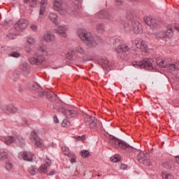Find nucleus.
Segmentation results:
<instances>
[{"instance_id":"19","label":"nucleus","mask_w":179,"mask_h":179,"mask_svg":"<svg viewBox=\"0 0 179 179\" xmlns=\"http://www.w3.org/2000/svg\"><path fill=\"white\" fill-rule=\"evenodd\" d=\"M99 64L103 67V69H108V68L111 66L110 61H108V59H107L106 57H101L99 59Z\"/></svg>"},{"instance_id":"32","label":"nucleus","mask_w":179,"mask_h":179,"mask_svg":"<svg viewBox=\"0 0 179 179\" xmlns=\"http://www.w3.org/2000/svg\"><path fill=\"white\" fill-rule=\"evenodd\" d=\"M24 3H29V6L31 8H36L37 6V3H38V0H23Z\"/></svg>"},{"instance_id":"52","label":"nucleus","mask_w":179,"mask_h":179,"mask_svg":"<svg viewBox=\"0 0 179 179\" xmlns=\"http://www.w3.org/2000/svg\"><path fill=\"white\" fill-rule=\"evenodd\" d=\"M11 3H13V5H16V3H17V2H19V0H10Z\"/></svg>"},{"instance_id":"24","label":"nucleus","mask_w":179,"mask_h":179,"mask_svg":"<svg viewBox=\"0 0 179 179\" xmlns=\"http://www.w3.org/2000/svg\"><path fill=\"white\" fill-rule=\"evenodd\" d=\"M3 141L6 145H11L15 143V134L13 136H7L3 138Z\"/></svg>"},{"instance_id":"8","label":"nucleus","mask_w":179,"mask_h":179,"mask_svg":"<svg viewBox=\"0 0 179 179\" xmlns=\"http://www.w3.org/2000/svg\"><path fill=\"white\" fill-rule=\"evenodd\" d=\"M110 143L111 145L113 146V148H115L116 149H125L127 145V143L125 141L122 140H120L116 137H113V138H110Z\"/></svg>"},{"instance_id":"61","label":"nucleus","mask_w":179,"mask_h":179,"mask_svg":"<svg viewBox=\"0 0 179 179\" xmlns=\"http://www.w3.org/2000/svg\"><path fill=\"white\" fill-rule=\"evenodd\" d=\"M16 78L17 79V76H16Z\"/></svg>"},{"instance_id":"17","label":"nucleus","mask_w":179,"mask_h":179,"mask_svg":"<svg viewBox=\"0 0 179 179\" xmlns=\"http://www.w3.org/2000/svg\"><path fill=\"white\" fill-rule=\"evenodd\" d=\"M1 110L3 113H8L9 114L17 113V108L13 106V105L3 106L1 107Z\"/></svg>"},{"instance_id":"30","label":"nucleus","mask_w":179,"mask_h":179,"mask_svg":"<svg viewBox=\"0 0 179 179\" xmlns=\"http://www.w3.org/2000/svg\"><path fill=\"white\" fill-rule=\"evenodd\" d=\"M113 40L115 41L113 43V47H115V50L118 47V45H121V44H122V38L121 37H115L113 38Z\"/></svg>"},{"instance_id":"5","label":"nucleus","mask_w":179,"mask_h":179,"mask_svg":"<svg viewBox=\"0 0 179 179\" xmlns=\"http://www.w3.org/2000/svg\"><path fill=\"white\" fill-rule=\"evenodd\" d=\"M83 117L85 124L87 128H90V129H101L103 128L101 121L97 120L96 117L85 113Z\"/></svg>"},{"instance_id":"47","label":"nucleus","mask_w":179,"mask_h":179,"mask_svg":"<svg viewBox=\"0 0 179 179\" xmlns=\"http://www.w3.org/2000/svg\"><path fill=\"white\" fill-rule=\"evenodd\" d=\"M125 0H116L115 1V3L116 5H117L118 6L122 5V3H124Z\"/></svg>"},{"instance_id":"58","label":"nucleus","mask_w":179,"mask_h":179,"mask_svg":"<svg viewBox=\"0 0 179 179\" xmlns=\"http://www.w3.org/2000/svg\"><path fill=\"white\" fill-rule=\"evenodd\" d=\"M54 175V172H51L50 173V176H53Z\"/></svg>"},{"instance_id":"48","label":"nucleus","mask_w":179,"mask_h":179,"mask_svg":"<svg viewBox=\"0 0 179 179\" xmlns=\"http://www.w3.org/2000/svg\"><path fill=\"white\" fill-rule=\"evenodd\" d=\"M30 28L34 30V31H37V25L31 24Z\"/></svg>"},{"instance_id":"45","label":"nucleus","mask_w":179,"mask_h":179,"mask_svg":"<svg viewBox=\"0 0 179 179\" xmlns=\"http://www.w3.org/2000/svg\"><path fill=\"white\" fill-rule=\"evenodd\" d=\"M62 150L65 156H69L71 155V153H69V150L66 148H62Z\"/></svg>"},{"instance_id":"36","label":"nucleus","mask_w":179,"mask_h":179,"mask_svg":"<svg viewBox=\"0 0 179 179\" xmlns=\"http://www.w3.org/2000/svg\"><path fill=\"white\" fill-rule=\"evenodd\" d=\"M16 36H19V31L15 32L13 34H12V32H10L7 34V37L10 40H15V38H16Z\"/></svg>"},{"instance_id":"28","label":"nucleus","mask_w":179,"mask_h":179,"mask_svg":"<svg viewBox=\"0 0 179 179\" xmlns=\"http://www.w3.org/2000/svg\"><path fill=\"white\" fill-rule=\"evenodd\" d=\"M171 71H178L179 69V62H176L174 64H168L167 67Z\"/></svg>"},{"instance_id":"31","label":"nucleus","mask_w":179,"mask_h":179,"mask_svg":"<svg viewBox=\"0 0 179 179\" xmlns=\"http://www.w3.org/2000/svg\"><path fill=\"white\" fill-rule=\"evenodd\" d=\"M66 25H62L56 29V31H57V33H59V34H65L66 33Z\"/></svg>"},{"instance_id":"44","label":"nucleus","mask_w":179,"mask_h":179,"mask_svg":"<svg viewBox=\"0 0 179 179\" xmlns=\"http://www.w3.org/2000/svg\"><path fill=\"white\" fill-rule=\"evenodd\" d=\"M161 176L163 179H171V174H166L164 172L161 173Z\"/></svg>"},{"instance_id":"18","label":"nucleus","mask_w":179,"mask_h":179,"mask_svg":"<svg viewBox=\"0 0 179 179\" xmlns=\"http://www.w3.org/2000/svg\"><path fill=\"white\" fill-rule=\"evenodd\" d=\"M131 25L135 34H141L142 33V24L141 22L134 20L131 22Z\"/></svg>"},{"instance_id":"39","label":"nucleus","mask_w":179,"mask_h":179,"mask_svg":"<svg viewBox=\"0 0 179 179\" xmlns=\"http://www.w3.org/2000/svg\"><path fill=\"white\" fill-rule=\"evenodd\" d=\"M159 66H160L161 68H167V65L169 64H167V62L164 61V60H162L161 62H159V63H157Z\"/></svg>"},{"instance_id":"41","label":"nucleus","mask_w":179,"mask_h":179,"mask_svg":"<svg viewBox=\"0 0 179 179\" xmlns=\"http://www.w3.org/2000/svg\"><path fill=\"white\" fill-rule=\"evenodd\" d=\"M27 41L29 44H31V45L36 44V38L32 37L27 38Z\"/></svg>"},{"instance_id":"22","label":"nucleus","mask_w":179,"mask_h":179,"mask_svg":"<svg viewBox=\"0 0 179 179\" xmlns=\"http://www.w3.org/2000/svg\"><path fill=\"white\" fill-rule=\"evenodd\" d=\"M21 69L22 71L24 76H29V73H30V66L27 62L22 63L21 66Z\"/></svg>"},{"instance_id":"53","label":"nucleus","mask_w":179,"mask_h":179,"mask_svg":"<svg viewBox=\"0 0 179 179\" xmlns=\"http://www.w3.org/2000/svg\"><path fill=\"white\" fill-rule=\"evenodd\" d=\"M176 160L177 164L179 165V156L176 157Z\"/></svg>"},{"instance_id":"3","label":"nucleus","mask_w":179,"mask_h":179,"mask_svg":"<svg viewBox=\"0 0 179 179\" xmlns=\"http://www.w3.org/2000/svg\"><path fill=\"white\" fill-rule=\"evenodd\" d=\"M47 55H48L47 45H43L38 48L34 57L29 58V62L32 64V65H41V64L45 61V57H47Z\"/></svg>"},{"instance_id":"50","label":"nucleus","mask_w":179,"mask_h":179,"mask_svg":"<svg viewBox=\"0 0 179 179\" xmlns=\"http://www.w3.org/2000/svg\"><path fill=\"white\" fill-rule=\"evenodd\" d=\"M45 164V166H48V167H50V166L51 165V161L50 159H47L45 161V164Z\"/></svg>"},{"instance_id":"20","label":"nucleus","mask_w":179,"mask_h":179,"mask_svg":"<svg viewBox=\"0 0 179 179\" xmlns=\"http://www.w3.org/2000/svg\"><path fill=\"white\" fill-rule=\"evenodd\" d=\"M43 40H45V41L47 43H52V41L55 40V36L52 32H51V31H46L44 33Z\"/></svg>"},{"instance_id":"57","label":"nucleus","mask_w":179,"mask_h":179,"mask_svg":"<svg viewBox=\"0 0 179 179\" xmlns=\"http://www.w3.org/2000/svg\"><path fill=\"white\" fill-rule=\"evenodd\" d=\"M18 92H20V93H22V92H23V90L22 88H19L18 89Z\"/></svg>"},{"instance_id":"42","label":"nucleus","mask_w":179,"mask_h":179,"mask_svg":"<svg viewBox=\"0 0 179 179\" xmlns=\"http://www.w3.org/2000/svg\"><path fill=\"white\" fill-rule=\"evenodd\" d=\"M8 57H13V58H19V57H20V53L17 52H13L11 54L8 55Z\"/></svg>"},{"instance_id":"43","label":"nucleus","mask_w":179,"mask_h":179,"mask_svg":"<svg viewBox=\"0 0 179 179\" xmlns=\"http://www.w3.org/2000/svg\"><path fill=\"white\" fill-rule=\"evenodd\" d=\"M6 169L8 171H11L12 169H13V164L10 162H8L6 164Z\"/></svg>"},{"instance_id":"40","label":"nucleus","mask_w":179,"mask_h":179,"mask_svg":"<svg viewBox=\"0 0 179 179\" xmlns=\"http://www.w3.org/2000/svg\"><path fill=\"white\" fill-rule=\"evenodd\" d=\"M70 157V162L73 164V163H76V155L73 154H70L69 155Z\"/></svg>"},{"instance_id":"4","label":"nucleus","mask_w":179,"mask_h":179,"mask_svg":"<svg viewBox=\"0 0 179 179\" xmlns=\"http://www.w3.org/2000/svg\"><path fill=\"white\" fill-rule=\"evenodd\" d=\"M31 92L36 94V97H44L45 96L50 101L54 102L57 101V95L54 93L52 91L43 92L41 91V87L38 85L35 84L32 85L31 88Z\"/></svg>"},{"instance_id":"34","label":"nucleus","mask_w":179,"mask_h":179,"mask_svg":"<svg viewBox=\"0 0 179 179\" xmlns=\"http://www.w3.org/2000/svg\"><path fill=\"white\" fill-rule=\"evenodd\" d=\"M48 169V166L45 164H42L40 168L38 169V171L41 174H45L47 173V169Z\"/></svg>"},{"instance_id":"6","label":"nucleus","mask_w":179,"mask_h":179,"mask_svg":"<svg viewBox=\"0 0 179 179\" xmlns=\"http://www.w3.org/2000/svg\"><path fill=\"white\" fill-rule=\"evenodd\" d=\"M153 62H155V61L152 58H144L141 61L133 62V65L135 68H141L145 71H152V72H155L156 69H155L153 66Z\"/></svg>"},{"instance_id":"1","label":"nucleus","mask_w":179,"mask_h":179,"mask_svg":"<svg viewBox=\"0 0 179 179\" xmlns=\"http://www.w3.org/2000/svg\"><path fill=\"white\" fill-rule=\"evenodd\" d=\"M79 38L85 41V45H78L76 46L75 51L81 55H86L89 52V49L97 47V41L90 32H87L86 29H79L78 31Z\"/></svg>"},{"instance_id":"27","label":"nucleus","mask_w":179,"mask_h":179,"mask_svg":"<svg viewBox=\"0 0 179 179\" xmlns=\"http://www.w3.org/2000/svg\"><path fill=\"white\" fill-rule=\"evenodd\" d=\"M129 26V25L128 24V23L125 22V21L120 20L119 22L118 27H120V29L122 30V31H127V30H128Z\"/></svg>"},{"instance_id":"2","label":"nucleus","mask_w":179,"mask_h":179,"mask_svg":"<svg viewBox=\"0 0 179 179\" xmlns=\"http://www.w3.org/2000/svg\"><path fill=\"white\" fill-rule=\"evenodd\" d=\"M72 7L64 6V0H54L53 10L59 12L60 15H66V13H76L79 10V6L76 3H73Z\"/></svg>"},{"instance_id":"10","label":"nucleus","mask_w":179,"mask_h":179,"mask_svg":"<svg viewBox=\"0 0 179 179\" xmlns=\"http://www.w3.org/2000/svg\"><path fill=\"white\" fill-rule=\"evenodd\" d=\"M59 113H62L66 118H75V117H78V111L75 110H66L62 106L59 108Z\"/></svg>"},{"instance_id":"33","label":"nucleus","mask_w":179,"mask_h":179,"mask_svg":"<svg viewBox=\"0 0 179 179\" xmlns=\"http://www.w3.org/2000/svg\"><path fill=\"white\" fill-rule=\"evenodd\" d=\"M100 15H103V19H108V20H113V17L111 16V14H110V13L106 12V11H101Z\"/></svg>"},{"instance_id":"35","label":"nucleus","mask_w":179,"mask_h":179,"mask_svg":"<svg viewBox=\"0 0 179 179\" xmlns=\"http://www.w3.org/2000/svg\"><path fill=\"white\" fill-rule=\"evenodd\" d=\"M28 171H29V174H31V176H35V174L37 172H38V169L37 168H36V166H32L29 168Z\"/></svg>"},{"instance_id":"23","label":"nucleus","mask_w":179,"mask_h":179,"mask_svg":"<svg viewBox=\"0 0 179 179\" xmlns=\"http://www.w3.org/2000/svg\"><path fill=\"white\" fill-rule=\"evenodd\" d=\"M41 9H40V15H44V12H45V9H47V5H48V0H41L40 1Z\"/></svg>"},{"instance_id":"9","label":"nucleus","mask_w":179,"mask_h":179,"mask_svg":"<svg viewBox=\"0 0 179 179\" xmlns=\"http://www.w3.org/2000/svg\"><path fill=\"white\" fill-rule=\"evenodd\" d=\"M174 33L173 32V28H168L166 31H160L159 32L156 37L159 40H164L166 41V38H170V37H173Z\"/></svg>"},{"instance_id":"51","label":"nucleus","mask_w":179,"mask_h":179,"mask_svg":"<svg viewBox=\"0 0 179 179\" xmlns=\"http://www.w3.org/2000/svg\"><path fill=\"white\" fill-rule=\"evenodd\" d=\"M128 167V166L125 164H122L120 165V169H122V170H125V169H127Z\"/></svg>"},{"instance_id":"60","label":"nucleus","mask_w":179,"mask_h":179,"mask_svg":"<svg viewBox=\"0 0 179 179\" xmlns=\"http://www.w3.org/2000/svg\"><path fill=\"white\" fill-rule=\"evenodd\" d=\"M11 79H13V80H14L15 82L16 79L15 78H11Z\"/></svg>"},{"instance_id":"7","label":"nucleus","mask_w":179,"mask_h":179,"mask_svg":"<svg viewBox=\"0 0 179 179\" xmlns=\"http://www.w3.org/2000/svg\"><path fill=\"white\" fill-rule=\"evenodd\" d=\"M115 51L120 54V58L123 59V61H128L129 59V52L131 51V48L127 43H122L121 45H118L117 48H115Z\"/></svg>"},{"instance_id":"15","label":"nucleus","mask_w":179,"mask_h":179,"mask_svg":"<svg viewBox=\"0 0 179 179\" xmlns=\"http://www.w3.org/2000/svg\"><path fill=\"white\" fill-rule=\"evenodd\" d=\"M148 154H143V152H139L136 157V159L139 163H143L145 166H152L150 160L148 159Z\"/></svg>"},{"instance_id":"56","label":"nucleus","mask_w":179,"mask_h":179,"mask_svg":"<svg viewBox=\"0 0 179 179\" xmlns=\"http://www.w3.org/2000/svg\"><path fill=\"white\" fill-rule=\"evenodd\" d=\"M83 138H84L83 136V137L78 136V141H82Z\"/></svg>"},{"instance_id":"59","label":"nucleus","mask_w":179,"mask_h":179,"mask_svg":"<svg viewBox=\"0 0 179 179\" xmlns=\"http://www.w3.org/2000/svg\"><path fill=\"white\" fill-rule=\"evenodd\" d=\"M98 177H101V174H100V173H98Z\"/></svg>"},{"instance_id":"25","label":"nucleus","mask_w":179,"mask_h":179,"mask_svg":"<svg viewBox=\"0 0 179 179\" xmlns=\"http://www.w3.org/2000/svg\"><path fill=\"white\" fill-rule=\"evenodd\" d=\"M124 150L125 155L127 156H131L132 153H134V148L129 145V144L127 143V146L124 148H122Z\"/></svg>"},{"instance_id":"12","label":"nucleus","mask_w":179,"mask_h":179,"mask_svg":"<svg viewBox=\"0 0 179 179\" xmlns=\"http://www.w3.org/2000/svg\"><path fill=\"white\" fill-rule=\"evenodd\" d=\"M29 20L22 18L16 22L14 29L20 33V30H23L29 26Z\"/></svg>"},{"instance_id":"38","label":"nucleus","mask_w":179,"mask_h":179,"mask_svg":"<svg viewBox=\"0 0 179 179\" xmlns=\"http://www.w3.org/2000/svg\"><path fill=\"white\" fill-rule=\"evenodd\" d=\"M80 155L83 157H84V159H86L90 156V152L89 150H83L80 152Z\"/></svg>"},{"instance_id":"29","label":"nucleus","mask_w":179,"mask_h":179,"mask_svg":"<svg viewBox=\"0 0 179 179\" xmlns=\"http://www.w3.org/2000/svg\"><path fill=\"white\" fill-rule=\"evenodd\" d=\"M49 19L55 23V24H58V15L55 13H52L49 15Z\"/></svg>"},{"instance_id":"54","label":"nucleus","mask_w":179,"mask_h":179,"mask_svg":"<svg viewBox=\"0 0 179 179\" xmlns=\"http://www.w3.org/2000/svg\"><path fill=\"white\" fill-rule=\"evenodd\" d=\"M127 17L128 20H132V19H134V17L132 15H131L130 17H128V15H127Z\"/></svg>"},{"instance_id":"14","label":"nucleus","mask_w":179,"mask_h":179,"mask_svg":"<svg viewBox=\"0 0 179 179\" xmlns=\"http://www.w3.org/2000/svg\"><path fill=\"white\" fill-rule=\"evenodd\" d=\"M34 156V153H31V152L24 151L19 153L18 158L20 160H25V162H33Z\"/></svg>"},{"instance_id":"11","label":"nucleus","mask_w":179,"mask_h":179,"mask_svg":"<svg viewBox=\"0 0 179 179\" xmlns=\"http://www.w3.org/2000/svg\"><path fill=\"white\" fill-rule=\"evenodd\" d=\"M30 139L32 141L33 143H34L35 148H41L43 146V141L38 137L36 131L31 132Z\"/></svg>"},{"instance_id":"55","label":"nucleus","mask_w":179,"mask_h":179,"mask_svg":"<svg viewBox=\"0 0 179 179\" xmlns=\"http://www.w3.org/2000/svg\"><path fill=\"white\" fill-rule=\"evenodd\" d=\"M26 50L27 52H30L31 51V49L26 48Z\"/></svg>"},{"instance_id":"46","label":"nucleus","mask_w":179,"mask_h":179,"mask_svg":"<svg viewBox=\"0 0 179 179\" xmlns=\"http://www.w3.org/2000/svg\"><path fill=\"white\" fill-rule=\"evenodd\" d=\"M69 125V122H68V120H64L62 126L64 127V128H66V127H68Z\"/></svg>"},{"instance_id":"21","label":"nucleus","mask_w":179,"mask_h":179,"mask_svg":"<svg viewBox=\"0 0 179 179\" xmlns=\"http://www.w3.org/2000/svg\"><path fill=\"white\" fill-rule=\"evenodd\" d=\"M144 21L147 26L150 27H156L157 24H156V20L152 19V17H147L144 18Z\"/></svg>"},{"instance_id":"37","label":"nucleus","mask_w":179,"mask_h":179,"mask_svg":"<svg viewBox=\"0 0 179 179\" xmlns=\"http://www.w3.org/2000/svg\"><path fill=\"white\" fill-rule=\"evenodd\" d=\"M96 30L99 33H103V31L106 30V27H104V24H99L98 25H96Z\"/></svg>"},{"instance_id":"26","label":"nucleus","mask_w":179,"mask_h":179,"mask_svg":"<svg viewBox=\"0 0 179 179\" xmlns=\"http://www.w3.org/2000/svg\"><path fill=\"white\" fill-rule=\"evenodd\" d=\"M9 156V153L6 150H0V160L3 162V160H6Z\"/></svg>"},{"instance_id":"16","label":"nucleus","mask_w":179,"mask_h":179,"mask_svg":"<svg viewBox=\"0 0 179 179\" xmlns=\"http://www.w3.org/2000/svg\"><path fill=\"white\" fill-rule=\"evenodd\" d=\"M14 142L17 146H20V148H24V146H26V141L20 134L17 133H15V134Z\"/></svg>"},{"instance_id":"49","label":"nucleus","mask_w":179,"mask_h":179,"mask_svg":"<svg viewBox=\"0 0 179 179\" xmlns=\"http://www.w3.org/2000/svg\"><path fill=\"white\" fill-rule=\"evenodd\" d=\"M115 160L114 162H115V163H117V162L120 161V159H121V156H120V155H115Z\"/></svg>"},{"instance_id":"13","label":"nucleus","mask_w":179,"mask_h":179,"mask_svg":"<svg viewBox=\"0 0 179 179\" xmlns=\"http://www.w3.org/2000/svg\"><path fill=\"white\" fill-rule=\"evenodd\" d=\"M134 47H136L137 50H141L143 52H148V45L145 43V41H131Z\"/></svg>"},{"instance_id":"62","label":"nucleus","mask_w":179,"mask_h":179,"mask_svg":"<svg viewBox=\"0 0 179 179\" xmlns=\"http://www.w3.org/2000/svg\"><path fill=\"white\" fill-rule=\"evenodd\" d=\"M75 1H79V0H75Z\"/></svg>"}]
</instances>
